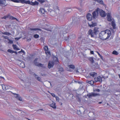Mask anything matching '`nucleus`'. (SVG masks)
Segmentation results:
<instances>
[{
    "mask_svg": "<svg viewBox=\"0 0 120 120\" xmlns=\"http://www.w3.org/2000/svg\"><path fill=\"white\" fill-rule=\"evenodd\" d=\"M112 34L111 32L108 30L102 31L99 34V38L101 39L106 40L109 38Z\"/></svg>",
    "mask_w": 120,
    "mask_h": 120,
    "instance_id": "f257e3e1",
    "label": "nucleus"
},
{
    "mask_svg": "<svg viewBox=\"0 0 120 120\" xmlns=\"http://www.w3.org/2000/svg\"><path fill=\"white\" fill-rule=\"evenodd\" d=\"M94 30L93 32L92 30H90L88 32V34L90 35L91 37H94L95 35H96L99 32L98 28L95 27Z\"/></svg>",
    "mask_w": 120,
    "mask_h": 120,
    "instance_id": "f03ea898",
    "label": "nucleus"
},
{
    "mask_svg": "<svg viewBox=\"0 0 120 120\" xmlns=\"http://www.w3.org/2000/svg\"><path fill=\"white\" fill-rule=\"evenodd\" d=\"M54 62L53 61H49L48 64V67L49 68H50L52 67L54 65V63L58 64L59 62L57 58L54 56L53 57Z\"/></svg>",
    "mask_w": 120,
    "mask_h": 120,
    "instance_id": "7ed1b4c3",
    "label": "nucleus"
},
{
    "mask_svg": "<svg viewBox=\"0 0 120 120\" xmlns=\"http://www.w3.org/2000/svg\"><path fill=\"white\" fill-rule=\"evenodd\" d=\"M53 11L51 12L53 13V12L57 13L59 12V8L56 4L52 6Z\"/></svg>",
    "mask_w": 120,
    "mask_h": 120,
    "instance_id": "20e7f679",
    "label": "nucleus"
},
{
    "mask_svg": "<svg viewBox=\"0 0 120 120\" xmlns=\"http://www.w3.org/2000/svg\"><path fill=\"white\" fill-rule=\"evenodd\" d=\"M69 28V27L68 25L64 27L63 28L61 29L60 30H61L60 33V34H65L67 33V30Z\"/></svg>",
    "mask_w": 120,
    "mask_h": 120,
    "instance_id": "39448f33",
    "label": "nucleus"
},
{
    "mask_svg": "<svg viewBox=\"0 0 120 120\" xmlns=\"http://www.w3.org/2000/svg\"><path fill=\"white\" fill-rule=\"evenodd\" d=\"M18 64L22 68L25 67V66L24 64L22 61L18 60L17 61Z\"/></svg>",
    "mask_w": 120,
    "mask_h": 120,
    "instance_id": "423d86ee",
    "label": "nucleus"
},
{
    "mask_svg": "<svg viewBox=\"0 0 120 120\" xmlns=\"http://www.w3.org/2000/svg\"><path fill=\"white\" fill-rule=\"evenodd\" d=\"M98 8L95 11H94L92 13L93 18H95L99 14Z\"/></svg>",
    "mask_w": 120,
    "mask_h": 120,
    "instance_id": "0eeeda50",
    "label": "nucleus"
},
{
    "mask_svg": "<svg viewBox=\"0 0 120 120\" xmlns=\"http://www.w3.org/2000/svg\"><path fill=\"white\" fill-rule=\"evenodd\" d=\"M98 12L99 14H100V15L102 17H104L106 15L105 12L103 10L99 8H98Z\"/></svg>",
    "mask_w": 120,
    "mask_h": 120,
    "instance_id": "6e6552de",
    "label": "nucleus"
},
{
    "mask_svg": "<svg viewBox=\"0 0 120 120\" xmlns=\"http://www.w3.org/2000/svg\"><path fill=\"white\" fill-rule=\"evenodd\" d=\"M38 59L37 58H36L35 59L34 61V63L35 65L36 66L38 67H43V64L41 63H39L37 62V61Z\"/></svg>",
    "mask_w": 120,
    "mask_h": 120,
    "instance_id": "1a4fd4ad",
    "label": "nucleus"
},
{
    "mask_svg": "<svg viewBox=\"0 0 120 120\" xmlns=\"http://www.w3.org/2000/svg\"><path fill=\"white\" fill-rule=\"evenodd\" d=\"M19 3L24 4H29L30 3V1L29 0H19Z\"/></svg>",
    "mask_w": 120,
    "mask_h": 120,
    "instance_id": "9d476101",
    "label": "nucleus"
},
{
    "mask_svg": "<svg viewBox=\"0 0 120 120\" xmlns=\"http://www.w3.org/2000/svg\"><path fill=\"white\" fill-rule=\"evenodd\" d=\"M89 26L91 27H94L97 25V23L95 22H88Z\"/></svg>",
    "mask_w": 120,
    "mask_h": 120,
    "instance_id": "9b49d317",
    "label": "nucleus"
},
{
    "mask_svg": "<svg viewBox=\"0 0 120 120\" xmlns=\"http://www.w3.org/2000/svg\"><path fill=\"white\" fill-rule=\"evenodd\" d=\"M98 94L95 93H90L88 94L87 95V96L89 97V98H90L91 97H95L96 96L98 95Z\"/></svg>",
    "mask_w": 120,
    "mask_h": 120,
    "instance_id": "f8f14e48",
    "label": "nucleus"
},
{
    "mask_svg": "<svg viewBox=\"0 0 120 120\" xmlns=\"http://www.w3.org/2000/svg\"><path fill=\"white\" fill-rule=\"evenodd\" d=\"M107 20L109 21H112V18L111 16V14L110 13H107Z\"/></svg>",
    "mask_w": 120,
    "mask_h": 120,
    "instance_id": "ddd939ff",
    "label": "nucleus"
},
{
    "mask_svg": "<svg viewBox=\"0 0 120 120\" xmlns=\"http://www.w3.org/2000/svg\"><path fill=\"white\" fill-rule=\"evenodd\" d=\"M102 78L100 76H99L97 77H96L94 78V80L96 82H102Z\"/></svg>",
    "mask_w": 120,
    "mask_h": 120,
    "instance_id": "4468645a",
    "label": "nucleus"
},
{
    "mask_svg": "<svg viewBox=\"0 0 120 120\" xmlns=\"http://www.w3.org/2000/svg\"><path fill=\"white\" fill-rule=\"evenodd\" d=\"M86 17L87 20L89 21H91L93 18L92 15L90 13H88L87 14Z\"/></svg>",
    "mask_w": 120,
    "mask_h": 120,
    "instance_id": "2eb2a0df",
    "label": "nucleus"
},
{
    "mask_svg": "<svg viewBox=\"0 0 120 120\" xmlns=\"http://www.w3.org/2000/svg\"><path fill=\"white\" fill-rule=\"evenodd\" d=\"M30 30L32 32L36 33L38 32V30H40V29L38 28H30Z\"/></svg>",
    "mask_w": 120,
    "mask_h": 120,
    "instance_id": "dca6fc26",
    "label": "nucleus"
},
{
    "mask_svg": "<svg viewBox=\"0 0 120 120\" xmlns=\"http://www.w3.org/2000/svg\"><path fill=\"white\" fill-rule=\"evenodd\" d=\"M75 37V35L73 34H72L70 35L68 37L67 39H66V40H69L71 39H73Z\"/></svg>",
    "mask_w": 120,
    "mask_h": 120,
    "instance_id": "f3484780",
    "label": "nucleus"
},
{
    "mask_svg": "<svg viewBox=\"0 0 120 120\" xmlns=\"http://www.w3.org/2000/svg\"><path fill=\"white\" fill-rule=\"evenodd\" d=\"M44 49L45 50V53L47 54H48L49 55H50V52L48 51V49L47 46H45L44 48Z\"/></svg>",
    "mask_w": 120,
    "mask_h": 120,
    "instance_id": "a211bd4d",
    "label": "nucleus"
},
{
    "mask_svg": "<svg viewBox=\"0 0 120 120\" xmlns=\"http://www.w3.org/2000/svg\"><path fill=\"white\" fill-rule=\"evenodd\" d=\"M32 74L35 76V78L40 82H41V78L40 77H38V75H36L34 73H32Z\"/></svg>",
    "mask_w": 120,
    "mask_h": 120,
    "instance_id": "6ab92c4d",
    "label": "nucleus"
},
{
    "mask_svg": "<svg viewBox=\"0 0 120 120\" xmlns=\"http://www.w3.org/2000/svg\"><path fill=\"white\" fill-rule=\"evenodd\" d=\"M90 75L93 77H94L97 75V73L94 72H92L90 73Z\"/></svg>",
    "mask_w": 120,
    "mask_h": 120,
    "instance_id": "aec40b11",
    "label": "nucleus"
},
{
    "mask_svg": "<svg viewBox=\"0 0 120 120\" xmlns=\"http://www.w3.org/2000/svg\"><path fill=\"white\" fill-rule=\"evenodd\" d=\"M39 3L37 1H35L34 2H30V3L29 4H30L33 5H38V4Z\"/></svg>",
    "mask_w": 120,
    "mask_h": 120,
    "instance_id": "412c9836",
    "label": "nucleus"
},
{
    "mask_svg": "<svg viewBox=\"0 0 120 120\" xmlns=\"http://www.w3.org/2000/svg\"><path fill=\"white\" fill-rule=\"evenodd\" d=\"M39 11L41 14H44L45 12V10L43 8H41L39 10Z\"/></svg>",
    "mask_w": 120,
    "mask_h": 120,
    "instance_id": "4be33fe9",
    "label": "nucleus"
},
{
    "mask_svg": "<svg viewBox=\"0 0 120 120\" xmlns=\"http://www.w3.org/2000/svg\"><path fill=\"white\" fill-rule=\"evenodd\" d=\"M111 22L112 24V25L113 27V29H116V24L114 21H112Z\"/></svg>",
    "mask_w": 120,
    "mask_h": 120,
    "instance_id": "5701e85b",
    "label": "nucleus"
},
{
    "mask_svg": "<svg viewBox=\"0 0 120 120\" xmlns=\"http://www.w3.org/2000/svg\"><path fill=\"white\" fill-rule=\"evenodd\" d=\"M55 104V103L53 102L52 104L50 105V106L54 109H56V107Z\"/></svg>",
    "mask_w": 120,
    "mask_h": 120,
    "instance_id": "b1692460",
    "label": "nucleus"
},
{
    "mask_svg": "<svg viewBox=\"0 0 120 120\" xmlns=\"http://www.w3.org/2000/svg\"><path fill=\"white\" fill-rule=\"evenodd\" d=\"M0 4L5 5L6 4V1L5 0H0Z\"/></svg>",
    "mask_w": 120,
    "mask_h": 120,
    "instance_id": "393cba45",
    "label": "nucleus"
},
{
    "mask_svg": "<svg viewBox=\"0 0 120 120\" xmlns=\"http://www.w3.org/2000/svg\"><path fill=\"white\" fill-rule=\"evenodd\" d=\"M95 1L96 2L99 3L101 4H102L103 3V2L102 0H95Z\"/></svg>",
    "mask_w": 120,
    "mask_h": 120,
    "instance_id": "a878e982",
    "label": "nucleus"
},
{
    "mask_svg": "<svg viewBox=\"0 0 120 120\" xmlns=\"http://www.w3.org/2000/svg\"><path fill=\"white\" fill-rule=\"evenodd\" d=\"M16 98L18 99L20 101H21L22 100V98L19 96V95L18 94L16 95Z\"/></svg>",
    "mask_w": 120,
    "mask_h": 120,
    "instance_id": "bb28decb",
    "label": "nucleus"
},
{
    "mask_svg": "<svg viewBox=\"0 0 120 120\" xmlns=\"http://www.w3.org/2000/svg\"><path fill=\"white\" fill-rule=\"evenodd\" d=\"M12 45L13 48L15 50H19L16 45Z\"/></svg>",
    "mask_w": 120,
    "mask_h": 120,
    "instance_id": "cd10ccee",
    "label": "nucleus"
},
{
    "mask_svg": "<svg viewBox=\"0 0 120 120\" xmlns=\"http://www.w3.org/2000/svg\"><path fill=\"white\" fill-rule=\"evenodd\" d=\"M2 33L3 34L8 36H9L11 35V33L9 32H5L3 33Z\"/></svg>",
    "mask_w": 120,
    "mask_h": 120,
    "instance_id": "c85d7f7f",
    "label": "nucleus"
},
{
    "mask_svg": "<svg viewBox=\"0 0 120 120\" xmlns=\"http://www.w3.org/2000/svg\"><path fill=\"white\" fill-rule=\"evenodd\" d=\"M3 89L4 90H6V86L4 84H2L1 85Z\"/></svg>",
    "mask_w": 120,
    "mask_h": 120,
    "instance_id": "c756f323",
    "label": "nucleus"
},
{
    "mask_svg": "<svg viewBox=\"0 0 120 120\" xmlns=\"http://www.w3.org/2000/svg\"><path fill=\"white\" fill-rule=\"evenodd\" d=\"M68 67L69 68L72 69H74L75 68V66L72 65H69L68 66Z\"/></svg>",
    "mask_w": 120,
    "mask_h": 120,
    "instance_id": "7c9ffc66",
    "label": "nucleus"
},
{
    "mask_svg": "<svg viewBox=\"0 0 120 120\" xmlns=\"http://www.w3.org/2000/svg\"><path fill=\"white\" fill-rule=\"evenodd\" d=\"M89 60L92 63L94 62L93 58L92 57H90L89 58Z\"/></svg>",
    "mask_w": 120,
    "mask_h": 120,
    "instance_id": "2f4dec72",
    "label": "nucleus"
},
{
    "mask_svg": "<svg viewBox=\"0 0 120 120\" xmlns=\"http://www.w3.org/2000/svg\"><path fill=\"white\" fill-rule=\"evenodd\" d=\"M88 83L91 85H92L94 83V82L92 81H90L88 82Z\"/></svg>",
    "mask_w": 120,
    "mask_h": 120,
    "instance_id": "473e14b6",
    "label": "nucleus"
},
{
    "mask_svg": "<svg viewBox=\"0 0 120 120\" xmlns=\"http://www.w3.org/2000/svg\"><path fill=\"white\" fill-rule=\"evenodd\" d=\"M8 52L11 53H12L14 52L13 51L10 49H8Z\"/></svg>",
    "mask_w": 120,
    "mask_h": 120,
    "instance_id": "72a5a7b5",
    "label": "nucleus"
},
{
    "mask_svg": "<svg viewBox=\"0 0 120 120\" xmlns=\"http://www.w3.org/2000/svg\"><path fill=\"white\" fill-rule=\"evenodd\" d=\"M6 90L11 88V87L9 86L6 85Z\"/></svg>",
    "mask_w": 120,
    "mask_h": 120,
    "instance_id": "f704fd0d",
    "label": "nucleus"
},
{
    "mask_svg": "<svg viewBox=\"0 0 120 120\" xmlns=\"http://www.w3.org/2000/svg\"><path fill=\"white\" fill-rule=\"evenodd\" d=\"M112 53L116 55H117L118 54V52L116 51H114Z\"/></svg>",
    "mask_w": 120,
    "mask_h": 120,
    "instance_id": "c9c22d12",
    "label": "nucleus"
},
{
    "mask_svg": "<svg viewBox=\"0 0 120 120\" xmlns=\"http://www.w3.org/2000/svg\"><path fill=\"white\" fill-rule=\"evenodd\" d=\"M39 37V35L37 34L34 35V37L36 38H38Z\"/></svg>",
    "mask_w": 120,
    "mask_h": 120,
    "instance_id": "e433bc0d",
    "label": "nucleus"
},
{
    "mask_svg": "<svg viewBox=\"0 0 120 120\" xmlns=\"http://www.w3.org/2000/svg\"><path fill=\"white\" fill-rule=\"evenodd\" d=\"M41 3H42L44 2L45 1V0H37Z\"/></svg>",
    "mask_w": 120,
    "mask_h": 120,
    "instance_id": "4c0bfd02",
    "label": "nucleus"
},
{
    "mask_svg": "<svg viewBox=\"0 0 120 120\" xmlns=\"http://www.w3.org/2000/svg\"><path fill=\"white\" fill-rule=\"evenodd\" d=\"M8 40L9 41V43L11 44L13 43V41L10 40L9 39H8Z\"/></svg>",
    "mask_w": 120,
    "mask_h": 120,
    "instance_id": "58836bf2",
    "label": "nucleus"
},
{
    "mask_svg": "<svg viewBox=\"0 0 120 120\" xmlns=\"http://www.w3.org/2000/svg\"><path fill=\"white\" fill-rule=\"evenodd\" d=\"M11 0L13 2H16V3H19V0Z\"/></svg>",
    "mask_w": 120,
    "mask_h": 120,
    "instance_id": "ea45409f",
    "label": "nucleus"
},
{
    "mask_svg": "<svg viewBox=\"0 0 120 120\" xmlns=\"http://www.w3.org/2000/svg\"><path fill=\"white\" fill-rule=\"evenodd\" d=\"M55 97V98L56 101H59V97L57 96H56Z\"/></svg>",
    "mask_w": 120,
    "mask_h": 120,
    "instance_id": "a19ab883",
    "label": "nucleus"
},
{
    "mask_svg": "<svg viewBox=\"0 0 120 120\" xmlns=\"http://www.w3.org/2000/svg\"><path fill=\"white\" fill-rule=\"evenodd\" d=\"M94 91H98L99 92L100 91V90L98 89H96L94 90Z\"/></svg>",
    "mask_w": 120,
    "mask_h": 120,
    "instance_id": "79ce46f5",
    "label": "nucleus"
},
{
    "mask_svg": "<svg viewBox=\"0 0 120 120\" xmlns=\"http://www.w3.org/2000/svg\"><path fill=\"white\" fill-rule=\"evenodd\" d=\"M10 19H15V20H17V19L16 18H14V17H13L12 16L10 17Z\"/></svg>",
    "mask_w": 120,
    "mask_h": 120,
    "instance_id": "37998d69",
    "label": "nucleus"
},
{
    "mask_svg": "<svg viewBox=\"0 0 120 120\" xmlns=\"http://www.w3.org/2000/svg\"><path fill=\"white\" fill-rule=\"evenodd\" d=\"M21 52H23L24 53V52H25L22 49H21L20 51L18 53H20Z\"/></svg>",
    "mask_w": 120,
    "mask_h": 120,
    "instance_id": "c03bdc74",
    "label": "nucleus"
},
{
    "mask_svg": "<svg viewBox=\"0 0 120 120\" xmlns=\"http://www.w3.org/2000/svg\"><path fill=\"white\" fill-rule=\"evenodd\" d=\"M2 36L4 38L6 39H9L8 38V37L7 36H5L4 35H2Z\"/></svg>",
    "mask_w": 120,
    "mask_h": 120,
    "instance_id": "a18cd8bd",
    "label": "nucleus"
},
{
    "mask_svg": "<svg viewBox=\"0 0 120 120\" xmlns=\"http://www.w3.org/2000/svg\"><path fill=\"white\" fill-rule=\"evenodd\" d=\"M77 113L78 115L80 114L81 113V112L80 111V110H79V111H77Z\"/></svg>",
    "mask_w": 120,
    "mask_h": 120,
    "instance_id": "49530a36",
    "label": "nucleus"
},
{
    "mask_svg": "<svg viewBox=\"0 0 120 120\" xmlns=\"http://www.w3.org/2000/svg\"><path fill=\"white\" fill-rule=\"evenodd\" d=\"M51 94L54 97H55L56 96L54 93H51Z\"/></svg>",
    "mask_w": 120,
    "mask_h": 120,
    "instance_id": "de8ad7c7",
    "label": "nucleus"
},
{
    "mask_svg": "<svg viewBox=\"0 0 120 120\" xmlns=\"http://www.w3.org/2000/svg\"><path fill=\"white\" fill-rule=\"evenodd\" d=\"M21 37H18V38H15V40H18Z\"/></svg>",
    "mask_w": 120,
    "mask_h": 120,
    "instance_id": "09e8293b",
    "label": "nucleus"
},
{
    "mask_svg": "<svg viewBox=\"0 0 120 120\" xmlns=\"http://www.w3.org/2000/svg\"><path fill=\"white\" fill-rule=\"evenodd\" d=\"M90 53L91 54H93L94 53V51H91L90 52Z\"/></svg>",
    "mask_w": 120,
    "mask_h": 120,
    "instance_id": "8fccbe9b",
    "label": "nucleus"
},
{
    "mask_svg": "<svg viewBox=\"0 0 120 120\" xmlns=\"http://www.w3.org/2000/svg\"><path fill=\"white\" fill-rule=\"evenodd\" d=\"M63 69L62 68H61L60 69V70L61 71H63Z\"/></svg>",
    "mask_w": 120,
    "mask_h": 120,
    "instance_id": "3c124183",
    "label": "nucleus"
},
{
    "mask_svg": "<svg viewBox=\"0 0 120 120\" xmlns=\"http://www.w3.org/2000/svg\"><path fill=\"white\" fill-rule=\"evenodd\" d=\"M99 56L101 58V59H103V56H102L101 55Z\"/></svg>",
    "mask_w": 120,
    "mask_h": 120,
    "instance_id": "603ef678",
    "label": "nucleus"
},
{
    "mask_svg": "<svg viewBox=\"0 0 120 120\" xmlns=\"http://www.w3.org/2000/svg\"><path fill=\"white\" fill-rule=\"evenodd\" d=\"M0 78H2V79H4V78L3 77H2L1 76H0Z\"/></svg>",
    "mask_w": 120,
    "mask_h": 120,
    "instance_id": "864d4df0",
    "label": "nucleus"
},
{
    "mask_svg": "<svg viewBox=\"0 0 120 120\" xmlns=\"http://www.w3.org/2000/svg\"><path fill=\"white\" fill-rule=\"evenodd\" d=\"M75 8H76L78 10H80V9L79 8H77V7H76Z\"/></svg>",
    "mask_w": 120,
    "mask_h": 120,
    "instance_id": "5fc2aeb1",
    "label": "nucleus"
},
{
    "mask_svg": "<svg viewBox=\"0 0 120 120\" xmlns=\"http://www.w3.org/2000/svg\"><path fill=\"white\" fill-rule=\"evenodd\" d=\"M74 25L75 26H77V25L76 24V23H75L74 24Z\"/></svg>",
    "mask_w": 120,
    "mask_h": 120,
    "instance_id": "6e6d98bb",
    "label": "nucleus"
},
{
    "mask_svg": "<svg viewBox=\"0 0 120 120\" xmlns=\"http://www.w3.org/2000/svg\"><path fill=\"white\" fill-rule=\"evenodd\" d=\"M7 17L6 16H5L3 18H4L5 19H6L7 18Z\"/></svg>",
    "mask_w": 120,
    "mask_h": 120,
    "instance_id": "4d7b16f0",
    "label": "nucleus"
},
{
    "mask_svg": "<svg viewBox=\"0 0 120 120\" xmlns=\"http://www.w3.org/2000/svg\"><path fill=\"white\" fill-rule=\"evenodd\" d=\"M115 31H114L113 30H112V33H114V32H115Z\"/></svg>",
    "mask_w": 120,
    "mask_h": 120,
    "instance_id": "13d9d810",
    "label": "nucleus"
},
{
    "mask_svg": "<svg viewBox=\"0 0 120 120\" xmlns=\"http://www.w3.org/2000/svg\"><path fill=\"white\" fill-rule=\"evenodd\" d=\"M98 54L99 55V56H100L101 55L99 53H98Z\"/></svg>",
    "mask_w": 120,
    "mask_h": 120,
    "instance_id": "bf43d9fd",
    "label": "nucleus"
},
{
    "mask_svg": "<svg viewBox=\"0 0 120 120\" xmlns=\"http://www.w3.org/2000/svg\"><path fill=\"white\" fill-rule=\"evenodd\" d=\"M102 103V102H99V104H100Z\"/></svg>",
    "mask_w": 120,
    "mask_h": 120,
    "instance_id": "052dcab7",
    "label": "nucleus"
},
{
    "mask_svg": "<svg viewBox=\"0 0 120 120\" xmlns=\"http://www.w3.org/2000/svg\"><path fill=\"white\" fill-rule=\"evenodd\" d=\"M119 75V78H120V75Z\"/></svg>",
    "mask_w": 120,
    "mask_h": 120,
    "instance_id": "680f3d73",
    "label": "nucleus"
},
{
    "mask_svg": "<svg viewBox=\"0 0 120 120\" xmlns=\"http://www.w3.org/2000/svg\"><path fill=\"white\" fill-rule=\"evenodd\" d=\"M96 52L98 54V53H99L97 51Z\"/></svg>",
    "mask_w": 120,
    "mask_h": 120,
    "instance_id": "e2e57ef3",
    "label": "nucleus"
},
{
    "mask_svg": "<svg viewBox=\"0 0 120 120\" xmlns=\"http://www.w3.org/2000/svg\"><path fill=\"white\" fill-rule=\"evenodd\" d=\"M80 0V1H83V0Z\"/></svg>",
    "mask_w": 120,
    "mask_h": 120,
    "instance_id": "0e129e2a",
    "label": "nucleus"
},
{
    "mask_svg": "<svg viewBox=\"0 0 120 120\" xmlns=\"http://www.w3.org/2000/svg\"><path fill=\"white\" fill-rule=\"evenodd\" d=\"M42 109H40V110H42Z\"/></svg>",
    "mask_w": 120,
    "mask_h": 120,
    "instance_id": "69168bd1",
    "label": "nucleus"
},
{
    "mask_svg": "<svg viewBox=\"0 0 120 120\" xmlns=\"http://www.w3.org/2000/svg\"><path fill=\"white\" fill-rule=\"evenodd\" d=\"M77 72H78V71H77Z\"/></svg>",
    "mask_w": 120,
    "mask_h": 120,
    "instance_id": "338daca9",
    "label": "nucleus"
}]
</instances>
